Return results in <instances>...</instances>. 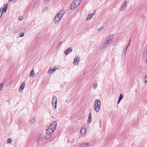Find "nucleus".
<instances>
[{"mask_svg":"<svg viewBox=\"0 0 147 147\" xmlns=\"http://www.w3.org/2000/svg\"><path fill=\"white\" fill-rule=\"evenodd\" d=\"M64 9H62L59 11L58 13L56 15L54 20V22L55 24L59 22L65 13Z\"/></svg>","mask_w":147,"mask_h":147,"instance_id":"1","label":"nucleus"},{"mask_svg":"<svg viewBox=\"0 0 147 147\" xmlns=\"http://www.w3.org/2000/svg\"><path fill=\"white\" fill-rule=\"evenodd\" d=\"M113 35L111 34L109 36L102 46L101 49H103L108 47V45L111 44L113 39Z\"/></svg>","mask_w":147,"mask_h":147,"instance_id":"2","label":"nucleus"},{"mask_svg":"<svg viewBox=\"0 0 147 147\" xmlns=\"http://www.w3.org/2000/svg\"><path fill=\"white\" fill-rule=\"evenodd\" d=\"M82 0H74L72 2L71 8V9H75L80 3Z\"/></svg>","mask_w":147,"mask_h":147,"instance_id":"3","label":"nucleus"},{"mask_svg":"<svg viewBox=\"0 0 147 147\" xmlns=\"http://www.w3.org/2000/svg\"><path fill=\"white\" fill-rule=\"evenodd\" d=\"M53 132V130L51 131L48 129H47L46 130V135L45 136V138L47 139L50 138L51 136V134Z\"/></svg>","mask_w":147,"mask_h":147,"instance_id":"4","label":"nucleus"},{"mask_svg":"<svg viewBox=\"0 0 147 147\" xmlns=\"http://www.w3.org/2000/svg\"><path fill=\"white\" fill-rule=\"evenodd\" d=\"M57 125V122L55 121H53L51 123V125L48 129H50L51 130H53L56 128Z\"/></svg>","mask_w":147,"mask_h":147,"instance_id":"5","label":"nucleus"},{"mask_svg":"<svg viewBox=\"0 0 147 147\" xmlns=\"http://www.w3.org/2000/svg\"><path fill=\"white\" fill-rule=\"evenodd\" d=\"M127 1H125L123 3L122 5V7L120 11H123L125 10L126 8L127 4Z\"/></svg>","mask_w":147,"mask_h":147,"instance_id":"6","label":"nucleus"},{"mask_svg":"<svg viewBox=\"0 0 147 147\" xmlns=\"http://www.w3.org/2000/svg\"><path fill=\"white\" fill-rule=\"evenodd\" d=\"M73 50L72 48L71 47H69L66 50H65L64 53L66 55H68L69 53L72 51Z\"/></svg>","mask_w":147,"mask_h":147,"instance_id":"7","label":"nucleus"},{"mask_svg":"<svg viewBox=\"0 0 147 147\" xmlns=\"http://www.w3.org/2000/svg\"><path fill=\"white\" fill-rule=\"evenodd\" d=\"M101 102L100 100L96 99L95 100L94 105V106H98V107H101Z\"/></svg>","mask_w":147,"mask_h":147,"instance_id":"8","label":"nucleus"},{"mask_svg":"<svg viewBox=\"0 0 147 147\" xmlns=\"http://www.w3.org/2000/svg\"><path fill=\"white\" fill-rule=\"evenodd\" d=\"M90 146V144L89 143H83L80 144L79 147H89Z\"/></svg>","mask_w":147,"mask_h":147,"instance_id":"9","label":"nucleus"},{"mask_svg":"<svg viewBox=\"0 0 147 147\" xmlns=\"http://www.w3.org/2000/svg\"><path fill=\"white\" fill-rule=\"evenodd\" d=\"M79 59L78 56H76L74 58V63L76 65H77L79 63Z\"/></svg>","mask_w":147,"mask_h":147,"instance_id":"10","label":"nucleus"},{"mask_svg":"<svg viewBox=\"0 0 147 147\" xmlns=\"http://www.w3.org/2000/svg\"><path fill=\"white\" fill-rule=\"evenodd\" d=\"M100 108L101 107L99 106L98 107V106H94V105L93 109L95 110L96 112H98L99 111Z\"/></svg>","mask_w":147,"mask_h":147,"instance_id":"11","label":"nucleus"},{"mask_svg":"<svg viewBox=\"0 0 147 147\" xmlns=\"http://www.w3.org/2000/svg\"><path fill=\"white\" fill-rule=\"evenodd\" d=\"M7 5H8L7 3H6L4 5L3 8V9H2L3 10L2 11V12H3L4 13H5L6 12L7 8Z\"/></svg>","mask_w":147,"mask_h":147,"instance_id":"12","label":"nucleus"},{"mask_svg":"<svg viewBox=\"0 0 147 147\" xmlns=\"http://www.w3.org/2000/svg\"><path fill=\"white\" fill-rule=\"evenodd\" d=\"M147 54V49H145L143 52L142 57L143 58L145 57Z\"/></svg>","mask_w":147,"mask_h":147,"instance_id":"13","label":"nucleus"},{"mask_svg":"<svg viewBox=\"0 0 147 147\" xmlns=\"http://www.w3.org/2000/svg\"><path fill=\"white\" fill-rule=\"evenodd\" d=\"M92 115L91 113H90L88 115V118L87 122L88 123H91Z\"/></svg>","mask_w":147,"mask_h":147,"instance_id":"14","label":"nucleus"},{"mask_svg":"<svg viewBox=\"0 0 147 147\" xmlns=\"http://www.w3.org/2000/svg\"><path fill=\"white\" fill-rule=\"evenodd\" d=\"M25 86V82H23L21 86H20L19 90L20 91H21V92H22V90L24 88Z\"/></svg>","mask_w":147,"mask_h":147,"instance_id":"15","label":"nucleus"},{"mask_svg":"<svg viewBox=\"0 0 147 147\" xmlns=\"http://www.w3.org/2000/svg\"><path fill=\"white\" fill-rule=\"evenodd\" d=\"M52 104L57 103V99L56 97L55 96H54L52 100Z\"/></svg>","mask_w":147,"mask_h":147,"instance_id":"16","label":"nucleus"},{"mask_svg":"<svg viewBox=\"0 0 147 147\" xmlns=\"http://www.w3.org/2000/svg\"><path fill=\"white\" fill-rule=\"evenodd\" d=\"M42 138V134H40L37 138L36 140V142H39L41 140Z\"/></svg>","mask_w":147,"mask_h":147,"instance_id":"17","label":"nucleus"},{"mask_svg":"<svg viewBox=\"0 0 147 147\" xmlns=\"http://www.w3.org/2000/svg\"><path fill=\"white\" fill-rule=\"evenodd\" d=\"M81 134L83 135H84L86 133V130L85 128L83 129H82L80 131Z\"/></svg>","mask_w":147,"mask_h":147,"instance_id":"18","label":"nucleus"},{"mask_svg":"<svg viewBox=\"0 0 147 147\" xmlns=\"http://www.w3.org/2000/svg\"><path fill=\"white\" fill-rule=\"evenodd\" d=\"M123 98V95L122 94H121L120 95V96L119 98V100H118V101L117 102L118 104H119L120 103V101Z\"/></svg>","mask_w":147,"mask_h":147,"instance_id":"19","label":"nucleus"},{"mask_svg":"<svg viewBox=\"0 0 147 147\" xmlns=\"http://www.w3.org/2000/svg\"><path fill=\"white\" fill-rule=\"evenodd\" d=\"M94 15V13H92L91 14L88 15L87 17L86 20H89L90 19L92 18V16Z\"/></svg>","mask_w":147,"mask_h":147,"instance_id":"20","label":"nucleus"},{"mask_svg":"<svg viewBox=\"0 0 147 147\" xmlns=\"http://www.w3.org/2000/svg\"><path fill=\"white\" fill-rule=\"evenodd\" d=\"M34 69H32L30 71V77H32L34 76Z\"/></svg>","mask_w":147,"mask_h":147,"instance_id":"21","label":"nucleus"},{"mask_svg":"<svg viewBox=\"0 0 147 147\" xmlns=\"http://www.w3.org/2000/svg\"><path fill=\"white\" fill-rule=\"evenodd\" d=\"M29 121L30 123H34L35 122V119L34 118H32Z\"/></svg>","mask_w":147,"mask_h":147,"instance_id":"22","label":"nucleus"},{"mask_svg":"<svg viewBox=\"0 0 147 147\" xmlns=\"http://www.w3.org/2000/svg\"><path fill=\"white\" fill-rule=\"evenodd\" d=\"M143 80L144 82V84H147V75L145 78H144Z\"/></svg>","mask_w":147,"mask_h":147,"instance_id":"23","label":"nucleus"},{"mask_svg":"<svg viewBox=\"0 0 147 147\" xmlns=\"http://www.w3.org/2000/svg\"><path fill=\"white\" fill-rule=\"evenodd\" d=\"M104 27L103 26H102L100 28L98 29V32H100L103 29Z\"/></svg>","mask_w":147,"mask_h":147,"instance_id":"24","label":"nucleus"},{"mask_svg":"<svg viewBox=\"0 0 147 147\" xmlns=\"http://www.w3.org/2000/svg\"><path fill=\"white\" fill-rule=\"evenodd\" d=\"M12 141L11 139H9L7 140L6 141V142L8 144H10L11 143Z\"/></svg>","mask_w":147,"mask_h":147,"instance_id":"25","label":"nucleus"},{"mask_svg":"<svg viewBox=\"0 0 147 147\" xmlns=\"http://www.w3.org/2000/svg\"><path fill=\"white\" fill-rule=\"evenodd\" d=\"M52 73L53 72H52V69L50 68L48 71V73L49 74H52Z\"/></svg>","mask_w":147,"mask_h":147,"instance_id":"26","label":"nucleus"},{"mask_svg":"<svg viewBox=\"0 0 147 147\" xmlns=\"http://www.w3.org/2000/svg\"><path fill=\"white\" fill-rule=\"evenodd\" d=\"M57 103H55V104H52L53 106V107L54 108V109L55 110L56 109L57 107Z\"/></svg>","mask_w":147,"mask_h":147,"instance_id":"27","label":"nucleus"},{"mask_svg":"<svg viewBox=\"0 0 147 147\" xmlns=\"http://www.w3.org/2000/svg\"><path fill=\"white\" fill-rule=\"evenodd\" d=\"M19 36L20 37H23L24 35V33L23 32H22L21 33H19Z\"/></svg>","mask_w":147,"mask_h":147,"instance_id":"28","label":"nucleus"},{"mask_svg":"<svg viewBox=\"0 0 147 147\" xmlns=\"http://www.w3.org/2000/svg\"><path fill=\"white\" fill-rule=\"evenodd\" d=\"M62 44V42H59L57 44V47H59L60 46H61V45Z\"/></svg>","mask_w":147,"mask_h":147,"instance_id":"29","label":"nucleus"},{"mask_svg":"<svg viewBox=\"0 0 147 147\" xmlns=\"http://www.w3.org/2000/svg\"><path fill=\"white\" fill-rule=\"evenodd\" d=\"M3 83H2L0 84V91H1V90L3 87Z\"/></svg>","mask_w":147,"mask_h":147,"instance_id":"30","label":"nucleus"},{"mask_svg":"<svg viewBox=\"0 0 147 147\" xmlns=\"http://www.w3.org/2000/svg\"><path fill=\"white\" fill-rule=\"evenodd\" d=\"M97 85L96 84H94L93 85L94 89H95L97 87Z\"/></svg>","mask_w":147,"mask_h":147,"instance_id":"31","label":"nucleus"},{"mask_svg":"<svg viewBox=\"0 0 147 147\" xmlns=\"http://www.w3.org/2000/svg\"><path fill=\"white\" fill-rule=\"evenodd\" d=\"M130 42V41L129 42V44L126 47V48H125V54L126 53V52L127 51V48H128V46L129 45V43Z\"/></svg>","mask_w":147,"mask_h":147,"instance_id":"32","label":"nucleus"},{"mask_svg":"<svg viewBox=\"0 0 147 147\" xmlns=\"http://www.w3.org/2000/svg\"><path fill=\"white\" fill-rule=\"evenodd\" d=\"M56 70V69L55 68H53L52 69V72L53 73Z\"/></svg>","mask_w":147,"mask_h":147,"instance_id":"33","label":"nucleus"},{"mask_svg":"<svg viewBox=\"0 0 147 147\" xmlns=\"http://www.w3.org/2000/svg\"><path fill=\"white\" fill-rule=\"evenodd\" d=\"M23 17L22 16H20L19 18V19L20 20H22L23 19Z\"/></svg>","mask_w":147,"mask_h":147,"instance_id":"34","label":"nucleus"},{"mask_svg":"<svg viewBox=\"0 0 147 147\" xmlns=\"http://www.w3.org/2000/svg\"><path fill=\"white\" fill-rule=\"evenodd\" d=\"M101 121L100 120V127H101Z\"/></svg>","mask_w":147,"mask_h":147,"instance_id":"35","label":"nucleus"},{"mask_svg":"<svg viewBox=\"0 0 147 147\" xmlns=\"http://www.w3.org/2000/svg\"><path fill=\"white\" fill-rule=\"evenodd\" d=\"M45 8L46 9H47V7H45Z\"/></svg>","mask_w":147,"mask_h":147,"instance_id":"36","label":"nucleus"},{"mask_svg":"<svg viewBox=\"0 0 147 147\" xmlns=\"http://www.w3.org/2000/svg\"><path fill=\"white\" fill-rule=\"evenodd\" d=\"M10 1H12L13 0H9Z\"/></svg>","mask_w":147,"mask_h":147,"instance_id":"37","label":"nucleus"},{"mask_svg":"<svg viewBox=\"0 0 147 147\" xmlns=\"http://www.w3.org/2000/svg\"><path fill=\"white\" fill-rule=\"evenodd\" d=\"M93 13H94V14H95V13H94V12Z\"/></svg>","mask_w":147,"mask_h":147,"instance_id":"38","label":"nucleus"}]
</instances>
